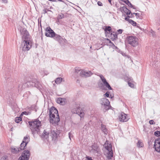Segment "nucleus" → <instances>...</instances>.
<instances>
[{"mask_svg": "<svg viewBox=\"0 0 160 160\" xmlns=\"http://www.w3.org/2000/svg\"><path fill=\"white\" fill-rule=\"evenodd\" d=\"M21 34L22 35V41L21 45V48L22 51H28L31 48L32 43L30 40L29 34L27 30L23 28L20 30Z\"/></svg>", "mask_w": 160, "mask_h": 160, "instance_id": "1", "label": "nucleus"}, {"mask_svg": "<svg viewBox=\"0 0 160 160\" xmlns=\"http://www.w3.org/2000/svg\"><path fill=\"white\" fill-rule=\"evenodd\" d=\"M30 128L33 135L40 133V127L41 126V122L38 119H35L28 122Z\"/></svg>", "mask_w": 160, "mask_h": 160, "instance_id": "2", "label": "nucleus"}, {"mask_svg": "<svg viewBox=\"0 0 160 160\" xmlns=\"http://www.w3.org/2000/svg\"><path fill=\"white\" fill-rule=\"evenodd\" d=\"M128 43L133 47H135L138 44V39L135 36H129L127 38Z\"/></svg>", "mask_w": 160, "mask_h": 160, "instance_id": "3", "label": "nucleus"}, {"mask_svg": "<svg viewBox=\"0 0 160 160\" xmlns=\"http://www.w3.org/2000/svg\"><path fill=\"white\" fill-rule=\"evenodd\" d=\"M29 140L30 138L29 136L27 135L24 137L23 140L20 145V147L19 148L20 151L23 150L26 148L25 147L26 145L29 141Z\"/></svg>", "mask_w": 160, "mask_h": 160, "instance_id": "4", "label": "nucleus"}, {"mask_svg": "<svg viewBox=\"0 0 160 160\" xmlns=\"http://www.w3.org/2000/svg\"><path fill=\"white\" fill-rule=\"evenodd\" d=\"M30 154L28 150H24L18 160H29Z\"/></svg>", "mask_w": 160, "mask_h": 160, "instance_id": "5", "label": "nucleus"}, {"mask_svg": "<svg viewBox=\"0 0 160 160\" xmlns=\"http://www.w3.org/2000/svg\"><path fill=\"white\" fill-rule=\"evenodd\" d=\"M52 38H53L54 39L61 44H64L66 41V39L63 38L61 36L56 33H55V35Z\"/></svg>", "mask_w": 160, "mask_h": 160, "instance_id": "6", "label": "nucleus"}, {"mask_svg": "<svg viewBox=\"0 0 160 160\" xmlns=\"http://www.w3.org/2000/svg\"><path fill=\"white\" fill-rule=\"evenodd\" d=\"M46 32L45 33V35L47 37L50 38H52L55 33L49 27H47L46 28Z\"/></svg>", "mask_w": 160, "mask_h": 160, "instance_id": "7", "label": "nucleus"}, {"mask_svg": "<svg viewBox=\"0 0 160 160\" xmlns=\"http://www.w3.org/2000/svg\"><path fill=\"white\" fill-rule=\"evenodd\" d=\"M49 121L50 123L52 124H57L60 121L59 116H49Z\"/></svg>", "mask_w": 160, "mask_h": 160, "instance_id": "8", "label": "nucleus"}, {"mask_svg": "<svg viewBox=\"0 0 160 160\" xmlns=\"http://www.w3.org/2000/svg\"><path fill=\"white\" fill-rule=\"evenodd\" d=\"M154 148L157 152L160 153V138H158L155 140Z\"/></svg>", "mask_w": 160, "mask_h": 160, "instance_id": "9", "label": "nucleus"}, {"mask_svg": "<svg viewBox=\"0 0 160 160\" xmlns=\"http://www.w3.org/2000/svg\"><path fill=\"white\" fill-rule=\"evenodd\" d=\"M59 115L58 110L54 107H52L49 111V116H58Z\"/></svg>", "mask_w": 160, "mask_h": 160, "instance_id": "10", "label": "nucleus"}, {"mask_svg": "<svg viewBox=\"0 0 160 160\" xmlns=\"http://www.w3.org/2000/svg\"><path fill=\"white\" fill-rule=\"evenodd\" d=\"M119 118L120 121L122 122H126L128 120L127 114L122 112L120 115Z\"/></svg>", "mask_w": 160, "mask_h": 160, "instance_id": "11", "label": "nucleus"}, {"mask_svg": "<svg viewBox=\"0 0 160 160\" xmlns=\"http://www.w3.org/2000/svg\"><path fill=\"white\" fill-rule=\"evenodd\" d=\"M103 84H102V86L101 87V88L102 89L107 90L108 89L106 88H107L108 90H112V88L110 86L109 84L106 81L104 82H103Z\"/></svg>", "mask_w": 160, "mask_h": 160, "instance_id": "12", "label": "nucleus"}, {"mask_svg": "<svg viewBox=\"0 0 160 160\" xmlns=\"http://www.w3.org/2000/svg\"><path fill=\"white\" fill-rule=\"evenodd\" d=\"M58 135V132L54 130H52L50 133V136L52 138V140L55 141Z\"/></svg>", "mask_w": 160, "mask_h": 160, "instance_id": "13", "label": "nucleus"}, {"mask_svg": "<svg viewBox=\"0 0 160 160\" xmlns=\"http://www.w3.org/2000/svg\"><path fill=\"white\" fill-rule=\"evenodd\" d=\"M92 74V73L90 71L86 72L84 71H82L79 73L80 75L82 77H88L91 76Z\"/></svg>", "mask_w": 160, "mask_h": 160, "instance_id": "14", "label": "nucleus"}, {"mask_svg": "<svg viewBox=\"0 0 160 160\" xmlns=\"http://www.w3.org/2000/svg\"><path fill=\"white\" fill-rule=\"evenodd\" d=\"M81 109L79 105H77L74 108L72 109V112L74 113H81L80 112Z\"/></svg>", "mask_w": 160, "mask_h": 160, "instance_id": "15", "label": "nucleus"}, {"mask_svg": "<svg viewBox=\"0 0 160 160\" xmlns=\"http://www.w3.org/2000/svg\"><path fill=\"white\" fill-rule=\"evenodd\" d=\"M66 99L61 98H58L57 100V102L62 105H64L65 103Z\"/></svg>", "mask_w": 160, "mask_h": 160, "instance_id": "16", "label": "nucleus"}, {"mask_svg": "<svg viewBox=\"0 0 160 160\" xmlns=\"http://www.w3.org/2000/svg\"><path fill=\"white\" fill-rule=\"evenodd\" d=\"M91 151L93 152H98V147L96 144H94L91 146Z\"/></svg>", "mask_w": 160, "mask_h": 160, "instance_id": "17", "label": "nucleus"}, {"mask_svg": "<svg viewBox=\"0 0 160 160\" xmlns=\"http://www.w3.org/2000/svg\"><path fill=\"white\" fill-rule=\"evenodd\" d=\"M101 104L102 105H105L106 104H109L110 102L108 99L106 98H104L102 99Z\"/></svg>", "mask_w": 160, "mask_h": 160, "instance_id": "18", "label": "nucleus"}, {"mask_svg": "<svg viewBox=\"0 0 160 160\" xmlns=\"http://www.w3.org/2000/svg\"><path fill=\"white\" fill-rule=\"evenodd\" d=\"M49 133L44 130L41 136V137L42 138L47 139L48 137Z\"/></svg>", "mask_w": 160, "mask_h": 160, "instance_id": "19", "label": "nucleus"}, {"mask_svg": "<svg viewBox=\"0 0 160 160\" xmlns=\"http://www.w3.org/2000/svg\"><path fill=\"white\" fill-rule=\"evenodd\" d=\"M104 146L106 149L108 151L112 150V146L110 144H108L105 143Z\"/></svg>", "mask_w": 160, "mask_h": 160, "instance_id": "20", "label": "nucleus"}, {"mask_svg": "<svg viewBox=\"0 0 160 160\" xmlns=\"http://www.w3.org/2000/svg\"><path fill=\"white\" fill-rule=\"evenodd\" d=\"M11 151L13 153H17L20 151L19 148H12Z\"/></svg>", "mask_w": 160, "mask_h": 160, "instance_id": "21", "label": "nucleus"}, {"mask_svg": "<svg viewBox=\"0 0 160 160\" xmlns=\"http://www.w3.org/2000/svg\"><path fill=\"white\" fill-rule=\"evenodd\" d=\"M101 129L105 134H107V129L106 128L105 126L101 124Z\"/></svg>", "mask_w": 160, "mask_h": 160, "instance_id": "22", "label": "nucleus"}, {"mask_svg": "<svg viewBox=\"0 0 160 160\" xmlns=\"http://www.w3.org/2000/svg\"><path fill=\"white\" fill-rule=\"evenodd\" d=\"M108 152L107 158H112L113 157V152L112 150L108 151Z\"/></svg>", "mask_w": 160, "mask_h": 160, "instance_id": "23", "label": "nucleus"}, {"mask_svg": "<svg viewBox=\"0 0 160 160\" xmlns=\"http://www.w3.org/2000/svg\"><path fill=\"white\" fill-rule=\"evenodd\" d=\"M82 70L79 68L78 67H76L75 68V72L74 73L76 74H78L79 72H80Z\"/></svg>", "mask_w": 160, "mask_h": 160, "instance_id": "24", "label": "nucleus"}, {"mask_svg": "<svg viewBox=\"0 0 160 160\" xmlns=\"http://www.w3.org/2000/svg\"><path fill=\"white\" fill-rule=\"evenodd\" d=\"M27 83V84L28 86L37 87L36 84L32 82H28Z\"/></svg>", "mask_w": 160, "mask_h": 160, "instance_id": "25", "label": "nucleus"}, {"mask_svg": "<svg viewBox=\"0 0 160 160\" xmlns=\"http://www.w3.org/2000/svg\"><path fill=\"white\" fill-rule=\"evenodd\" d=\"M62 80V78H57L55 80L56 83L58 84L61 83Z\"/></svg>", "mask_w": 160, "mask_h": 160, "instance_id": "26", "label": "nucleus"}, {"mask_svg": "<svg viewBox=\"0 0 160 160\" xmlns=\"http://www.w3.org/2000/svg\"><path fill=\"white\" fill-rule=\"evenodd\" d=\"M137 146L138 148L142 147L143 146V143L140 140H139L137 143Z\"/></svg>", "mask_w": 160, "mask_h": 160, "instance_id": "27", "label": "nucleus"}, {"mask_svg": "<svg viewBox=\"0 0 160 160\" xmlns=\"http://www.w3.org/2000/svg\"><path fill=\"white\" fill-rule=\"evenodd\" d=\"M111 37H112L111 38L112 39V40H115L118 38L117 35L116 33H112Z\"/></svg>", "mask_w": 160, "mask_h": 160, "instance_id": "28", "label": "nucleus"}, {"mask_svg": "<svg viewBox=\"0 0 160 160\" xmlns=\"http://www.w3.org/2000/svg\"><path fill=\"white\" fill-rule=\"evenodd\" d=\"M22 120V118L19 117H16L15 119V121L17 123H19Z\"/></svg>", "mask_w": 160, "mask_h": 160, "instance_id": "29", "label": "nucleus"}, {"mask_svg": "<svg viewBox=\"0 0 160 160\" xmlns=\"http://www.w3.org/2000/svg\"><path fill=\"white\" fill-rule=\"evenodd\" d=\"M110 92L108 91L104 95L105 96H106L107 97L109 98H112V96L111 95H109Z\"/></svg>", "mask_w": 160, "mask_h": 160, "instance_id": "30", "label": "nucleus"}, {"mask_svg": "<svg viewBox=\"0 0 160 160\" xmlns=\"http://www.w3.org/2000/svg\"><path fill=\"white\" fill-rule=\"evenodd\" d=\"M111 30V28L110 26H108L105 28V32H107V31H108L110 32Z\"/></svg>", "mask_w": 160, "mask_h": 160, "instance_id": "31", "label": "nucleus"}, {"mask_svg": "<svg viewBox=\"0 0 160 160\" xmlns=\"http://www.w3.org/2000/svg\"><path fill=\"white\" fill-rule=\"evenodd\" d=\"M122 11H123L125 13L128 11L129 10L127 8L125 7H122L121 9Z\"/></svg>", "mask_w": 160, "mask_h": 160, "instance_id": "32", "label": "nucleus"}, {"mask_svg": "<svg viewBox=\"0 0 160 160\" xmlns=\"http://www.w3.org/2000/svg\"><path fill=\"white\" fill-rule=\"evenodd\" d=\"M99 76L103 82H104L106 81V79L104 78V77L102 75H100Z\"/></svg>", "mask_w": 160, "mask_h": 160, "instance_id": "33", "label": "nucleus"}, {"mask_svg": "<svg viewBox=\"0 0 160 160\" xmlns=\"http://www.w3.org/2000/svg\"><path fill=\"white\" fill-rule=\"evenodd\" d=\"M127 2H128V4H127V5H128L130 7L133 8V9H135L134 7L132 5V4L130 2H129V1L128 0H127Z\"/></svg>", "mask_w": 160, "mask_h": 160, "instance_id": "34", "label": "nucleus"}, {"mask_svg": "<svg viewBox=\"0 0 160 160\" xmlns=\"http://www.w3.org/2000/svg\"><path fill=\"white\" fill-rule=\"evenodd\" d=\"M154 135L157 137L160 136V131H157L154 132Z\"/></svg>", "mask_w": 160, "mask_h": 160, "instance_id": "35", "label": "nucleus"}, {"mask_svg": "<svg viewBox=\"0 0 160 160\" xmlns=\"http://www.w3.org/2000/svg\"><path fill=\"white\" fill-rule=\"evenodd\" d=\"M128 84L129 86L132 88H133L134 87V85L133 83L131 82H130V80H129L128 81Z\"/></svg>", "mask_w": 160, "mask_h": 160, "instance_id": "36", "label": "nucleus"}, {"mask_svg": "<svg viewBox=\"0 0 160 160\" xmlns=\"http://www.w3.org/2000/svg\"><path fill=\"white\" fill-rule=\"evenodd\" d=\"M103 107L106 110H107L109 108V104H106L103 105Z\"/></svg>", "mask_w": 160, "mask_h": 160, "instance_id": "37", "label": "nucleus"}, {"mask_svg": "<svg viewBox=\"0 0 160 160\" xmlns=\"http://www.w3.org/2000/svg\"><path fill=\"white\" fill-rule=\"evenodd\" d=\"M8 156L6 155H5L3 156L1 158L0 160H7Z\"/></svg>", "mask_w": 160, "mask_h": 160, "instance_id": "38", "label": "nucleus"}, {"mask_svg": "<svg viewBox=\"0 0 160 160\" xmlns=\"http://www.w3.org/2000/svg\"><path fill=\"white\" fill-rule=\"evenodd\" d=\"M149 123L151 125H153L155 124V122H154V121L152 120L149 121Z\"/></svg>", "mask_w": 160, "mask_h": 160, "instance_id": "39", "label": "nucleus"}, {"mask_svg": "<svg viewBox=\"0 0 160 160\" xmlns=\"http://www.w3.org/2000/svg\"><path fill=\"white\" fill-rule=\"evenodd\" d=\"M64 17V15L63 14H61V15H59L58 16V18L59 19H62Z\"/></svg>", "mask_w": 160, "mask_h": 160, "instance_id": "40", "label": "nucleus"}, {"mask_svg": "<svg viewBox=\"0 0 160 160\" xmlns=\"http://www.w3.org/2000/svg\"><path fill=\"white\" fill-rule=\"evenodd\" d=\"M98 4L99 6H102L103 5L102 3L100 1H98Z\"/></svg>", "mask_w": 160, "mask_h": 160, "instance_id": "41", "label": "nucleus"}, {"mask_svg": "<svg viewBox=\"0 0 160 160\" xmlns=\"http://www.w3.org/2000/svg\"><path fill=\"white\" fill-rule=\"evenodd\" d=\"M126 13L127 15L128 16L131 13V12L130 10H129L126 12Z\"/></svg>", "mask_w": 160, "mask_h": 160, "instance_id": "42", "label": "nucleus"}, {"mask_svg": "<svg viewBox=\"0 0 160 160\" xmlns=\"http://www.w3.org/2000/svg\"><path fill=\"white\" fill-rule=\"evenodd\" d=\"M151 33L152 34V35L153 36H154V35H155V32L153 31L152 30H151Z\"/></svg>", "mask_w": 160, "mask_h": 160, "instance_id": "43", "label": "nucleus"}, {"mask_svg": "<svg viewBox=\"0 0 160 160\" xmlns=\"http://www.w3.org/2000/svg\"><path fill=\"white\" fill-rule=\"evenodd\" d=\"M130 18V17L129 16H128L125 18V19L126 20L128 21L129 20H130V19H129Z\"/></svg>", "mask_w": 160, "mask_h": 160, "instance_id": "44", "label": "nucleus"}, {"mask_svg": "<svg viewBox=\"0 0 160 160\" xmlns=\"http://www.w3.org/2000/svg\"><path fill=\"white\" fill-rule=\"evenodd\" d=\"M131 24L133 26H136V23L134 21H133L131 23Z\"/></svg>", "mask_w": 160, "mask_h": 160, "instance_id": "45", "label": "nucleus"}, {"mask_svg": "<svg viewBox=\"0 0 160 160\" xmlns=\"http://www.w3.org/2000/svg\"><path fill=\"white\" fill-rule=\"evenodd\" d=\"M49 10H48L47 9L45 8L44 9H43V11L44 12V13L45 14L47 13V11H49Z\"/></svg>", "mask_w": 160, "mask_h": 160, "instance_id": "46", "label": "nucleus"}, {"mask_svg": "<svg viewBox=\"0 0 160 160\" xmlns=\"http://www.w3.org/2000/svg\"><path fill=\"white\" fill-rule=\"evenodd\" d=\"M86 158V160H92V159L91 157H87Z\"/></svg>", "mask_w": 160, "mask_h": 160, "instance_id": "47", "label": "nucleus"}, {"mask_svg": "<svg viewBox=\"0 0 160 160\" xmlns=\"http://www.w3.org/2000/svg\"><path fill=\"white\" fill-rule=\"evenodd\" d=\"M133 14H135L136 15V16H137V17H138V18H139V13H133Z\"/></svg>", "mask_w": 160, "mask_h": 160, "instance_id": "48", "label": "nucleus"}, {"mask_svg": "<svg viewBox=\"0 0 160 160\" xmlns=\"http://www.w3.org/2000/svg\"><path fill=\"white\" fill-rule=\"evenodd\" d=\"M122 29H119L118 30V32L119 33H122Z\"/></svg>", "mask_w": 160, "mask_h": 160, "instance_id": "49", "label": "nucleus"}, {"mask_svg": "<svg viewBox=\"0 0 160 160\" xmlns=\"http://www.w3.org/2000/svg\"><path fill=\"white\" fill-rule=\"evenodd\" d=\"M128 78V81L129 80H130V81L132 82V78L130 77V78Z\"/></svg>", "mask_w": 160, "mask_h": 160, "instance_id": "50", "label": "nucleus"}, {"mask_svg": "<svg viewBox=\"0 0 160 160\" xmlns=\"http://www.w3.org/2000/svg\"><path fill=\"white\" fill-rule=\"evenodd\" d=\"M122 1H123L127 4H128V2H127V1H128L127 0H124Z\"/></svg>", "mask_w": 160, "mask_h": 160, "instance_id": "51", "label": "nucleus"}, {"mask_svg": "<svg viewBox=\"0 0 160 160\" xmlns=\"http://www.w3.org/2000/svg\"><path fill=\"white\" fill-rule=\"evenodd\" d=\"M68 135H69V138H70V139L71 140V133L70 132H69L68 134Z\"/></svg>", "mask_w": 160, "mask_h": 160, "instance_id": "52", "label": "nucleus"}, {"mask_svg": "<svg viewBox=\"0 0 160 160\" xmlns=\"http://www.w3.org/2000/svg\"><path fill=\"white\" fill-rule=\"evenodd\" d=\"M133 20H131V19H130L129 20V21H128L129 23H130V24H131V23H132V22Z\"/></svg>", "mask_w": 160, "mask_h": 160, "instance_id": "53", "label": "nucleus"}, {"mask_svg": "<svg viewBox=\"0 0 160 160\" xmlns=\"http://www.w3.org/2000/svg\"><path fill=\"white\" fill-rule=\"evenodd\" d=\"M27 113V112H22V114H26Z\"/></svg>", "mask_w": 160, "mask_h": 160, "instance_id": "54", "label": "nucleus"}, {"mask_svg": "<svg viewBox=\"0 0 160 160\" xmlns=\"http://www.w3.org/2000/svg\"><path fill=\"white\" fill-rule=\"evenodd\" d=\"M112 158H107V160H112Z\"/></svg>", "mask_w": 160, "mask_h": 160, "instance_id": "55", "label": "nucleus"}, {"mask_svg": "<svg viewBox=\"0 0 160 160\" xmlns=\"http://www.w3.org/2000/svg\"><path fill=\"white\" fill-rule=\"evenodd\" d=\"M130 14H131V16H129L130 17V18H131L132 17L133 14V13H131Z\"/></svg>", "mask_w": 160, "mask_h": 160, "instance_id": "56", "label": "nucleus"}, {"mask_svg": "<svg viewBox=\"0 0 160 160\" xmlns=\"http://www.w3.org/2000/svg\"><path fill=\"white\" fill-rule=\"evenodd\" d=\"M2 1H3V2H7V0H2Z\"/></svg>", "mask_w": 160, "mask_h": 160, "instance_id": "57", "label": "nucleus"}, {"mask_svg": "<svg viewBox=\"0 0 160 160\" xmlns=\"http://www.w3.org/2000/svg\"><path fill=\"white\" fill-rule=\"evenodd\" d=\"M109 42L113 44L112 42L110 41Z\"/></svg>", "mask_w": 160, "mask_h": 160, "instance_id": "58", "label": "nucleus"}]
</instances>
